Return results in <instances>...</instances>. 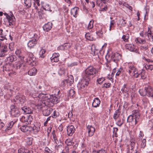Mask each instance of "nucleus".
Instances as JSON below:
<instances>
[{"mask_svg":"<svg viewBox=\"0 0 153 153\" xmlns=\"http://www.w3.org/2000/svg\"><path fill=\"white\" fill-rule=\"evenodd\" d=\"M25 4L27 8H30L31 6V0H25Z\"/></svg>","mask_w":153,"mask_h":153,"instance_id":"nucleus-31","label":"nucleus"},{"mask_svg":"<svg viewBox=\"0 0 153 153\" xmlns=\"http://www.w3.org/2000/svg\"><path fill=\"white\" fill-rule=\"evenodd\" d=\"M97 153H106V152L105 150L101 149L98 150L97 152Z\"/></svg>","mask_w":153,"mask_h":153,"instance_id":"nucleus-52","label":"nucleus"},{"mask_svg":"<svg viewBox=\"0 0 153 153\" xmlns=\"http://www.w3.org/2000/svg\"><path fill=\"white\" fill-rule=\"evenodd\" d=\"M94 21L93 20H91L89 22L88 28V29H91L93 27V23Z\"/></svg>","mask_w":153,"mask_h":153,"instance_id":"nucleus-43","label":"nucleus"},{"mask_svg":"<svg viewBox=\"0 0 153 153\" xmlns=\"http://www.w3.org/2000/svg\"><path fill=\"white\" fill-rule=\"evenodd\" d=\"M111 60L109 62L107 67L109 66H117V62L121 58V56L119 53H115L111 56Z\"/></svg>","mask_w":153,"mask_h":153,"instance_id":"nucleus-6","label":"nucleus"},{"mask_svg":"<svg viewBox=\"0 0 153 153\" xmlns=\"http://www.w3.org/2000/svg\"><path fill=\"white\" fill-rule=\"evenodd\" d=\"M126 48L127 49H128L131 51H134V45L131 44H127L126 45Z\"/></svg>","mask_w":153,"mask_h":153,"instance_id":"nucleus-29","label":"nucleus"},{"mask_svg":"<svg viewBox=\"0 0 153 153\" xmlns=\"http://www.w3.org/2000/svg\"><path fill=\"white\" fill-rule=\"evenodd\" d=\"M146 32H144V31H142L140 33V35L142 37H144V35L146 36Z\"/></svg>","mask_w":153,"mask_h":153,"instance_id":"nucleus-55","label":"nucleus"},{"mask_svg":"<svg viewBox=\"0 0 153 153\" xmlns=\"http://www.w3.org/2000/svg\"><path fill=\"white\" fill-rule=\"evenodd\" d=\"M145 54L143 55V56H142V58L146 60V61H147L148 62H153V61L152 60L149 59H147L145 56Z\"/></svg>","mask_w":153,"mask_h":153,"instance_id":"nucleus-44","label":"nucleus"},{"mask_svg":"<svg viewBox=\"0 0 153 153\" xmlns=\"http://www.w3.org/2000/svg\"><path fill=\"white\" fill-rule=\"evenodd\" d=\"M75 93V91L73 89H71L69 90L68 95L71 97H73Z\"/></svg>","mask_w":153,"mask_h":153,"instance_id":"nucleus-36","label":"nucleus"},{"mask_svg":"<svg viewBox=\"0 0 153 153\" xmlns=\"http://www.w3.org/2000/svg\"><path fill=\"white\" fill-rule=\"evenodd\" d=\"M118 131V128L116 127H114L113 128V135L116 137H118L117 131Z\"/></svg>","mask_w":153,"mask_h":153,"instance_id":"nucleus-41","label":"nucleus"},{"mask_svg":"<svg viewBox=\"0 0 153 153\" xmlns=\"http://www.w3.org/2000/svg\"><path fill=\"white\" fill-rule=\"evenodd\" d=\"M105 80V79L103 77H101L98 79L97 80V82L99 84H101Z\"/></svg>","mask_w":153,"mask_h":153,"instance_id":"nucleus-49","label":"nucleus"},{"mask_svg":"<svg viewBox=\"0 0 153 153\" xmlns=\"http://www.w3.org/2000/svg\"><path fill=\"white\" fill-rule=\"evenodd\" d=\"M8 53L7 46L6 45H4L2 46L0 50V57H4Z\"/></svg>","mask_w":153,"mask_h":153,"instance_id":"nucleus-14","label":"nucleus"},{"mask_svg":"<svg viewBox=\"0 0 153 153\" xmlns=\"http://www.w3.org/2000/svg\"><path fill=\"white\" fill-rule=\"evenodd\" d=\"M10 114L12 117H17L20 115L19 108L13 105L10 107Z\"/></svg>","mask_w":153,"mask_h":153,"instance_id":"nucleus-10","label":"nucleus"},{"mask_svg":"<svg viewBox=\"0 0 153 153\" xmlns=\"http://www.w3.org/2000/svg\"><path fill=\"white\" fill-rule=\"evenodd\" d=\"M59 54L58 53H54L51 57V60L52 62H57L59 61Z\"/></svg>","mask_w":153,"mask_h":153,"instance_id":"nucleus-20","label":"nucleus"},{"mask_svg":"<svg viewBox=\"0 0 153 153\" xmlns=\"http://www.w3.org/2000/svg\"><path fill=\"white\" fill-rule=\"evenodd\" d=\"M147 35L150 41H153V31L148 32Z\"/></svg>","mask_w":153,"mask_h":153,"instance_id":"nucleus-33","label":"nucleus"},{"mask_svg":"<svg viewBox=\"0 0 153 153\" xmlns=\"http://www.w3.org/2000/svg\"><path fill=\"white\" fill-rule=\"evenodd\" d=\"M134 141H135V140H131V150L133 151V149L135 147V143Z\"/></svg>","mask_w":153,"mask_h":153,"instance_id":"nucleus-45","label":"nucleus"},{"mask_svg":"<svg viewBox=\"0 0 153 153\" xmlns=\"http://www.w3.org/2000/svg\"><path fill=\"white\" fill-rule=\"evenodd\" d=\"M21 109L23 111V113L25 114H32L33 110L30 107L27 106H24L21 108Z\"/></svg>","mask_w":153,"mask_h":153,"instance_id":"nucleus-18","label":"nucleus"},{"mask_svg":"<svg viewBox=\"0 0 153 153\" xmlns=\"http://www.w3.org/2000/svg\"><path fill=\"white\" fill-rule=\"evenodd\" d=\"M125 20L124 19H120L119 20V21L121 22V25L122 26H125V25L126 24V23L125 22Z\"/></svg>","mask_w":153,"mask_h":153,"instance_id":"nucleus-47","label":"nucleus"},{"mask_svg":"<svg viewBox=\"0 0 153 153\" xmlns=\"http://www.w3.org/2000/svg\"><path fill=\"white\" fill-rule=\"evenodd\" d=\"M10 15L6 13H4V14L6 16V19L9 23V25L12 26L14 25L16 21V19L14 16L11 12Z\"/></svg>","mask_w":153,"mask_h":153,"instance_id":"nucleus-8","label":"nucleus"},{"mask_svg":"<svg viewBox=\"0 0 153 153\" xmlns=\"http://www.w3.org/2000/svg\"><path fill=\"white\" fill-rule=\"evenodd\" d=\"M123 123V122L121 121L120 120H118L116 123L117 125L119 126H121Z\"/></svg>","mask_w":153,"mask_h":153,"instance_id":"nucleus-50","label":"nucleus"},{"mask_svg":"<svg viewBox=\"0 0 153 153\" xmlns=\"http://www.w3.org/2000/svg\"><path fill=\"white\" fill-rule=\"evenodd\" d=\"M140 114L137 110L133 111L132 114L130 115L127 119V122L133 125H136L139 121Z\"/></svg>","mask_w":153,"mask_h":153,"instance_id":"nucleus-4","label":"nucleus"},{"mask_svg":"<svg viewBox=\"0 0 153 153\" xmlns=\"http://www.w3.org/2000/svg\"><path fill=\"white\" fill-rule=\"evenodd\" d=\"M111 85V84L110 83H105L104 84V87L106 88L109 87Z\"/></svg>","mask_w":153,"mask_h":153,"instance_id":"nucleus-58","label":"nucleus"},{"mask_svg":"<svg viewBox=\"0 0 153 153\" xmlns=\"http://www.w3.org/2000/svg\"><path fill=\"white\" fill-rule=\"evenodd\" d=\"M129 38V36L128 34L126 35H123L122 37V39L125 42H127Z\"/></svg>","mask_w":153,"mask_h":153,"instance_id":"nucleus-40","label":"nucleus"},{"mask_svg":"<svg viewBox=\"0 0 153 153\" xmlns=\"http://www.w3.org/2000/svg\"><path fill=\"white\" fill-rule=\"evenodd\" d=\"M73 116V114L72 112H69V113L68 114V117L69 118H71Z\"/></svg>","mask_w":153,"mask_h":153,"instance_id":"nucleus-64","label":"nucleus"},{"mask_svg":"<svg viewBox=\"0 0 153 153\" xmlns=\"http://www.w3.org/2000/svg\"><path fill=\"white\" fill-rule=\"evenodd\" d=\"M51 117H48L46 120L45 122L44 123V124L45 126H47V124L48 123V122L50 120Z\"/></svg>","mask_w":153,"mask_h":153,"instance_id":"nucleus-56","label":"nucleus"},{"mask_svg":"<svg viewBox=\"0 0 153 153\" xmlns=\"http://www.w3.org/2000/svg\"><path fill=\"white\" fill-rule=\"evenodd\" d=\"M39 35L37 33H34L33 39L29 41L28 42L27 45L28 47L31 48L37 44V41L39 39Z\"/></svg>","mask_w":153,"mask_h":153,"instance_id":"nucleus-9","label":"nucleus"},{"mask_svg":"<svg viewBox=\"0 0 153 153\" xmlns=\"http://www.w3.org/2000/svg\"><path fill=\"white\" fill-rule=\"evenodd\" d=\"M146 140L145 139H143L142 141L141 147L142 148H144L146 146Z\"/></svg>","mask_w":153,"mask_h":153,"instance_id":"nucleus-46","label":"nucleus"},{"mask_svg":"<svg viewBox=\"0 0 153 153\" xmlns=\"http://www.w3.org/2000/svg\"><path fill=\"white\" fill-rule=\"evenodd\" d=\"M15 100L16 102L22 104L24 103L26 101L25 97L22 95L16 96Z\"/></svg>","mask_w":153,"mask_h":153,"instance_id":"nucleus-15","label":"nucleus"},{"mask_svg":"<svg viewBox=\"0 0 153 153\" xmlns=\"http://www.w3.org/2000/svg\"><path fill=\"white\" fill-rule=\"evenodd\" d=\"M96 34L99 37H101L103 34V32L102 30H99L96 32Z\"/></svg>","mask_w":153,"mask_h":153,"instance_id":"nucleus-51","label":"nucleus"},{"mask_svg":"<svg viewBox=\"0 0 153 153\" xmlns=\"http://www.w3.org/2000/svg\"><path fill=\"white\" fill-rule=\"evenodd\" d=\"M146 42V40L144 39H142L141 38H140L139 43L140 44H143Z\"/></svg>","mask_w":153,"mask_h":153,"instance_id":"nucleus-59","label":"nucleus"},{"mask_svg":"<svg viewBox=\"0 0 153 153\" xmlns=\"http://www.w3.org/2000/svg\"><path fill=\"white\" fill-rule=\"evenodd\" d=\"M37 72V69L35 68H33L28 71V74L30 76H34L36 75Z\"/></svg>","mask_w":153,"mask_h":153,"instance_id":"nucleus-25","label":"nucleus"},{"mask_svg":"<svg viewBox=\"0 0 153 153\" xmlns=\"http://www.w3.org/2000/svg\"><path fill=\"white\" fill-rule=\"evenodd\" d=\"M52 27V23L51 22H48L45 24L42 27L43 30L46 32L50 30Z\"/></svg>","mask_w":153,"mask_h":153,"instance_id":"nucleus-19","label":"nucleus"},{"mask_svg":"<svg viewBox=\"0 0 153 153\" xmlns=\"http://www.w3.org/2000/svg\"><path fill=\"white\" fill-rule=\"evenodd\" d=\"M65 143L68 146H72L74 144V142L71 141V140L69 139H67L65 141Z\"/></svg>","mask_w":153,"mask_h":153,"instance_id":"nucleus-38","label":"nucleus"},{"mask_svg":"<svg viewBox=\"0 0 153 153\" xmlns=\"http://www.w3.org/2000/svg\"><path fill=\"white\" fill-rule=\"evenodd\" d=\"M107 9V6L106 5L104 6V7H103V6L101 5L100 11H106Z\"/></svg>","mask_w":153,"mask_h":153,"instance_id":"nucleus-48","label":"nucleus"},{"mask_svg":"<svg viewBox=\"0 0 153 153\" xmlns=\"http://www.w3.org/2000/svg\"><path fill=\"white\" fill-rule=\"evenodd\" d=\"M7 60L10 62H12L16 60L17 57L13 53H11L9 55V56L7 57Z\"/></svg>","mask_w":153,"mask_h":153,"instance_id":"nucleus-22","label":"nucleus"},{"mask_svg":"<svg viewBox=\"0 0 153 153\" xmlns=\"http://www.w3.org/2000/svg\"><path fill=\"white\" fill-rule=\"evenodd\" d=\"M45 152L47 153H50L52 152V151L47 147L45 148Z\"/></svg>","mask_w":153,"mask_h":153,"instance_id":"nucleus-60","label":"nucleus"},{"mask_svg":"<svg viewBox=\"0 0 153 153\" xmlns=\"http://www.w3.org/2000/svg\"><path fill=\"white\" fill-rule=\"evenodd\" d=\"M120 112L119 111V109L116 110L114 114L113 118L114 120H117L120 116Z\"/></svg>","mask_w":153,"mask_h":153,"instance_id":"nucleus-28","label":"nucleus"},{"mask_svg":"<svg viewBox=\"0 0 153 153\" xmlns=\"http://www.w3.org/2000/svg\"><path fill=\"white\" fill-rule=\"evenodd\" d=\"M20 129L21 131L28 134H30L32 131V127L30 126L23 125L21 126Z\"/></svg>","mask_w":153,"mask_h":153,"instance_id":"nucleus-13","label":"nucleus"},{"mask_svg":"<svg viewBox=\"0 0 153 153\" xmlns=\"http://www.w3.org/2000/svg\"><path fill=\"white\" fill-rule=\"evenodd\" d=\"M16 56L22 61L25 59L27 64L31 66H36V58L33 54L30 52L25 53L19 49L15 51Z\"/></svg>","mask_w":153,"mask_h":153,"instance_id":"nucleus-1","label":"nucleus"},{"mask_svg":"<svg viewBox=\"0 0 153 153\" xmlns=\"http://www.w3.org/2000/svg\"><path fill=\"white\" fill-rule=\"evenodd\" d=\"M107 77L109 79L112 81V82H113V79L112 78L113 77L111 76V75L110 74H108L107 76Z\"/></svg>","mask_w":153,"mask_h":153,"instance_id":"nucleus-61","label":"nucleus"},{"mask_svg":"<svg viewBox=\"0 0 153 153\" xmlns=\"http://www.w3.org/2000/svg\"><path fill=\"white\" fill-rule=\"evenodd\" d=\"M43 102H45V103H48V105H51V103L56 104L60 101V97L52 95L47 96L45 94L40 93L37 96Z\"/></svg>","mask_w":153,"mask_h":153,"instance_id":"nucleus-2","label":"nucleus"},{"mask_svg":"<svg viewBox=\"0 0 153 153\" xmlns=\"http://www.w3.org/2000/svg\"><path fill=\"white\" fill-rule=\"evenodd\" d=\"M100 103V101L98 98H94L92 103V106L94 108L99 107Z\"/></svg>","mask_w":153,"mask_h":153,"instance_id":"nucleus-21","label":"nucleus"},{"mask_svg":"<svg viewBox=\"0 0 153 153\" xmlns=\"http://www.w3.org/2000/svg\"><path fill=\"white\" fill-rule=\"evenodd\" d=\"M115 23V21L114 20L111 21L110 22V26L111 27H112L114 25Z\"/></svg>","mask_w":153,"mask_h":153,"instance_id":"nucleus-57","label":"nucleus"},{"mask_svg":"<svg viewBox=\"0 0 153 153\" xmlns=\"http://www.w3.org/2000/svg\"><path fill=\"white\" fill-rule=\"evenodd\" d=\"M43 9L45 10L49 11L50 12L52 11L51 10L49 5L48 4H46L44 7H43Z\"/></svg>","mask_w":153,"mask_h":153,"instance_id":"nucleus-42","label":"nucleus"},{"mask_svg":"<svg viewBox=\"0 0 153 153\" xmlns=\"http://www.w3.org/2000/svg\"><path fill=\"white\" fill-rule=\"evenodd\" d=\"M67 80V86H71L74 82V79L73 76L71 75H69L68 76V78L67 79H65Z\"/></svg>","mask_w":153,"mask_h":153,"instance_id":"nucleus-23","label":"nucleus"},{"mask_svg":"<svg viewBox=\"0 0 153 153\" xmlns=\"http://www.w3.org/2000/svg\"><path fill=\"white\" fill-rule=\"evenodd\" d=\"M32 116L30 115L23 116L20 119V121L22 123H25L26 124H30L33 120Z\"/></svg>","mask_w":153,"mask_h":153,"instance_id":"nucleus-12","label":"nucleus"},{"mask_svg":"<svg viewBox=\"0 0 153 153\" xmlns=\"http://www.w3.org/2000/svg\"><path fill=\"white\" fill-rule=\"evenodd\" d=\"M122 68H120V69L116 73V76H119L120 73L121 71H122Z\"/></svg>","mask_w":153,"mask_h":153,"instance_id":"nucleus-62","label":"nucleus"},{"mask_svg":"<svg viewBox=\"0 0 153 153\" xmlns=\"http://www.w3.org/2000/svg\"><path fill=\"white\" fill-rule=\"evenodd\" d=\"M86 131L88 134L89 137L92 136L95 131V128L92 126L88 125L87 127Z\"/></svg>","mask_w":153,"mask_h":153,"instance_id":"nucleus-16","label":"nucleus"},{"mask_svg":"<svg viewBox=\"0 0 153 153\" xmlns=\"http://www.w3.org/2000/svg\"><path fill=\"white\" fill-rule=\"evenodd\" d=\"M97 4L99 6H100L101 4L103 3L105 4L106 3V0H96Z\"/></svg>","mask_w":153,"mask_h":153,"instance_id":"nucleus-35","label":"nucleus"},{"mask_svg":"<svg viewBox=\"0 0 153 153\" xmlns=\"http://www.w3.org/2000/svg\"><path fill=\"white\" fill-rule=\"evenodd\" d=\"M75 130V129L73 125L68 126L67 127V134L69 136H72L74 133Z\"/></svg>","mask_w":153,"mask_h":153,"instance_id":"nucleus-17","label":"nucleus"},{"mask_svg":"<svg viewBox=\"0 0 153 153\" xmlns=\"http://www.w3.org/2000/svg\"><path fill=\"white\" fill-rule=\"evenodd\" d=\"M66 71V70L65 68H59L58 69V73L59 74L61 75L64 74Z\"/></svg>","mask_w":153,"mask_h":153,"instance_id":"nucleus-30","label":"nucleus"},{"mask_svg":"<svg viewBox=\"0 0 153 153\" xmlns=\"http://www.w3.org/2000/svg\"><path fill=\"white\" fill-rule=\"evenodd\" d=\"M16 122V121H11L8 124L6 128L5 129V131L9 130L13 126V125Z\"/></svg>","mask_w":153,"mask_h":153,"instance_id":"nucleus-27","label":"nucleus"},{"mask_svg":"<svg viewBox=\"0 0 153 153\" xmlns=\"http://www.w3.org/2000/svg\"><path fill=\"white\" fill-rule=\"evenodd\" d=\"M24 150L23 148H20L18 150V153H26L27 152H25V151H24Z\"/></svg>","mask_w":153,"mask_h":153,"instance_id":"nucleus-53","label":"nucleus"},{"mask_svg":"<svg viewBox=\"0 0 153 153\" xmlns=\"http://www.w3.org/2000/svg\"><path fill=\"white\" fill-rule=\"evenodd\" d=\"M78 62H74L72 63H71L69 65L70 66L72 67L74 66H77L78 64Z\"/></svg>","mask_w":153,"mask_h":153,"instance_id":"nucleus-54","label":"nucleus"},{"mask_svg":"<svg viewBox=\"0 0 153 153\" xmlns=\"http://www.w3.org/2000/svg\"><path fill=\"white\" fill-rule=\"evenodd\" d=\"M33 138L32 137H27L26 139V142L27 144L28 145H30L32 144V141Z\"/></svg>","mask_w":153,"mask_h":153,"instance_id":"nucleus-37","label":"nucleus"},{"mask_svg":"<svg viewBox=\"0 0 153 153\" xmlns=\"http://www.w3.org/2000/svg\"><path fill=\"white\" fill-rule=\"evenodd\" d=\"M79 8L76 7H75L72 8L71 11V13L72 15L75 17H76V15L78 13V10H79Z\"/></svg>","mask_w":153,"mask_h":153,"instance_id":"nucleus-24","label":"nucleus"},{"mask_svg":"<svg viewBox=\"0 0 153 153\" xmlns=\"http://www.w3.org/2000/svg\"><path fill=\"white\" fill-rule=\"evenodd\" d=\"M67 80H63L61 83V85L63 86L65 85L66 84H67Z\"/></svg>","mask_w":153,"mask_h":153,"instance_id":"nucleus-63","label":"nucleus"},{"mask_svg":"<svg viewBox=\"0 0 153 153\" xmlns=\"http://www.w3.org/2000/svg\"><path fill=\"white\" fill-rule=\"evenodd\" d=\"M32 131L33 133L34 134H36L38 131H39L40 130V127L38 125H34V126L32 127Z\"/></svg>","mask_w":153,"mask_h":153,"instance_id":"nucleus-26","label":"nucleus"},{"mask_svg":"<svg viewBox=\"0 0 153 153\" xmlns=\"http://www.w3.org/2000/svg\"><path fill=\"white\" fill-rule=\"evenodd\" d=\"M46 52V51L45 49H42L39 52V54L40 57L42 58H44L45 56V54Z\"/></svg>","mask_w":153,"mask_h":153,"instance_id":"nucleus-34","label":"nucleus"},{"mask_svg":"<svg viewBox=\"0 0 153 153\" xmlns=\"http://www.w3.org/2000/svg\"><path fill=\"white\" fill-rule=\"evenodd\" d=\"M48 104L45 103V102H42V103L38 105V108L41 109L42 111L43 115L45 116H48L49 115L53 110L52 108L48 107Z\"/></svg>","mask_w":153,"mask_h":153,"instance_id":"nucleus-7","label":"nucleus"},{"mask_svg":"<svg viewBox=\"0 0 153 153\" xmlns=\"http://www.w3.org/2000/svg\"><path fill=\"white\" fill-rule=\"evenodd\" d=\"M139 92L142 96H147L149 97H153V88L149 83L145 84L144 89H140Z\"/></svg>","mask_w":153,"mask_h":153,"instance_id":"nucleus-3","label":"nucleus"},{"mask_svg":"<svg viewBox=\"0 0 153 153\" xmlns=\"http://www.w3.org/2000/svg\"><path fill=\"white\" fill-rule=\"evenodd\" d=\"M0 35L1 39L0 40L1 41H3L5 39H6V35H4L3 33V30L2 29H0Z\"/></svg>","mask_w":153,"mask_h":153,"instance_id":"nucleus-39","label":"nucleus"},{"mask_svg":"<svg viewBox=\"0 0 153 153\" xmlns=\"http://www.w3.org/2000/svg\"><path fill=\"white\" fill-rule=\"evenodd\" d=\"M121 91H122L123 93H126L129 90L127 87V84H124V85L123 87L121 88Z\"/></svg>","mask_w":153,"mask_h":153,"instance_id":"nucleus-32","label":"nucleus"},{"mask_svg":"<svg viewBox=\"0 0 153 153\" xmlns=\"http://www.w3.org/2000/svg\"><path fill=\"white\" fill-rule=\"evenodd\" d=\"M82 76V79L81 82L77 85V87L78 88L81 89H83L87 87L90 81L88 79H86L83 76Z\"/></svg>","mask_w":153,"mask_h":153,"instance_id":"nucleus-11","label":"nucleus"},{"mask_svg":"<svg viewBox=\"0 0 153 153\" xmlns=\"http://www.w3.org/2000/svg\"><path fill=\"white\" fill-rule=\"evenodd\" d=\"M98 72V71L95 68H87L83 73L82 76L90 80L91 79L95 76Z\"/></svg>","mask_w":153,"mask_h":153,"instance_id":"nucleus-5","label":"nucleus"}]
</instances>
